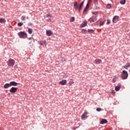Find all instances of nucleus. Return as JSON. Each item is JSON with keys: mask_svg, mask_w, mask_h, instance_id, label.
<instances>
[{"mask_svg": "<svg viewBox=\"0 0 130 130\" xmlns=\"http://www.w3.org/2000/svg\"><path fill=\"white\" fill-rule=\"evenodd\" d=\"M18 35L20 38L23 39L27 38L28 37L27 33L25 32V31H20L18 32Z\"/></svg>", "mask_w": 130, "mask_h": 130, "instance_id": "nucleus-1", "label": "nucleus"}, {"mask_svg": "<svg viewBox=\"0 0 130 130\" xmlns=\"http://www.w3.org/2000/svg\"><path fill=\"white\" fill-rule=\"evenodd\" d=\"M127 77H128V74H127V72L125 71H123L121 75L122 80H126L127 79Z\"/></svg>", "mask_w": 130, "mask_h": 130, "instance_id": "nucleus-2", "label": "nucleus"}, {"mask_svg": "<svg viewBox=\"0 0 130 130\" xmlns=\"http://www.w3.org/2000/svg\"><path fill=\"white\" fill-rule=\"evenodd\" d=\"M7 64L9 67H13L15 66V60L13 59H10L7 62Z\"/></svg>", "mask_w": 130, "mask_h": 130, "instance_id": "nucleus-3", "label": "nucleus"}, {"mask_svg": "<svg viewBox=\"0 0 130 130\" xmlns=\"http://www.w3.org/2000/svg\"><path fill=\"white\" fill-rule=\"evenodd\" d=\"M88 114V113L87 112H84L81 116V119H82V120H85V119H86V118H88V115H87Z\"/></svg>", "mask_w": 130, "mask_h": 130, "instance_id": "nucleus-4", "label": "nucleus"}, {"mask_svg": "<svg viewBox=\"0 0 130 130\" xmlns=\"http://www.w3.org/2000/svg\"><path fill=\"white\" fill-rule=\"evenodd\" d=\"M17 90H18V88L12 87L10 89V93H16V92H17Z\"/></svg>", "mask_w": 130, "mask_h": 130, "instance_id": "nucleus-5", "label": "nucleus"}, {"mask_svg": "<svg viewBox=\"0 0 130 130\" xmlns=\"http://www.w3.org/2000/svg\"><path fill=\"white\" fill-rule=\"evenodd\" d=\"M118 19H119V16H115L113 18V23H116L117 21H118Z\"/></svg>", "mask_w": 130, "mask_h": 130, "instance_id": "nucleus-6", "label": "nucleus"}, {"mask_svg": "<svg viewBox=\"0 0 130 130\" xmlns=\"http://www.w3.org/2000/svg\"><path fill=\"white\" fill-rule=\"evenodd\" d=\"M59 84L62 86H64V85H67V80H62L61 81L59 82Z\"/></svg>", "mask_w": 130, "mask_h": 130, "instance_id": "nucleus-7", "label": "nucleus"}, {"mask_svg": "<svg viewBox=\"0 0 130 130\" xmlns=\"http://www.w3.org/2000/svg\"><path fill=\"white\" fill-rule=\"evenodd\" d=\"M83 7H84V1L81 2L79 7V12H81L82 9H83Z\"/></svg>", "mask_w": 130, "mask_h": 130, "instance_id": "nucleus-8", "label": "nucleus"}, {"mask_svg": "<svg viewBox=\"0 0 130 130\" xmlns=\"http://www.w3.org/2000/svg\"><path fill=\"white\" fill-rule=\"evenodd\" d=\"M101 62H102V60L100 59H96L94 60V63L96 64H100Z\"/></svg>", "mask_w": 130, "mask_h": 130, "instance_id": "nucleus-9", "label": "nucleus"}, {"mask_svg": "<svg viewBox=\"0 0 130 130\" xmlns=\"http://www.w3.org/2000/svg\"><path fill=\"white\" fill-rule=\"evenodd\" d=\"M74 8L75 10H78V9H79V5H78V2H74Z\"/></svg>", "mask_w": 130, "mask_h": 130, "instance_id": "nucleus-10", "label": "nucleus"}, {"mask_svg": "<svg viewBox=\"0 0 130 130\" xmlns=\"http://www.w3.org/2000/svg\"><path fill=\"white\" fill-rule=\"evenodd\" d=\"M90 21H92V22H95V21H97V18L96 17H91L89 19H88V22H90Z\"/></svg>", "mask_w": 130, "mask_h": 130, "instance_id": "nucleus-11", "label": "nucleus"}, {"mask_svg": "<svg viewBox=\"0 0 130 130\" xmlns=\"http://www.w3.org/2000/svg\"><path fill=\"white\" fill-rule=\"evenodd\" d=\"M46 35L47 36H51L52 35V32L50 30H46Z\"/></svg>", "mask_w": 130, "mask_h": 130, "instance_id": "nucleus-12", "label": "nucleus"}, {"mask_svg": "<svg viewBox=\"0 0 130 130\" xmlns=\"http://www.w3.org/2000/svg\"><path fill=\"white\" fill-rule=\"evenodd\" d=\"M87 21H84L81 25H80V27L81 28H83L84 27H86V26H87Z\"/></svg>", "mask_w": 130, "mask_h": 130, "instance_id": "nucleus-13", "label": "nucleus"}, {"mask_svg": "<svg viewBox=\"0 0 130 130\" xmlns=\"http://www.w3.org/2000/svg\"><path fill=\"white\" fill-rule=\"evenodd\" d=\"M11 87L10 83H6L4 85V89H8V88H10Z\"/></svg>", "mask_w": 130, "mask_h": 130, "instance_id": "nucleus-14", "label": "nucleus"}, {"mask_svg": "<svg viewBox=\"0 0 130 130\" xmlns=\"http://www.w3.org/2000/svg\"><path fill=\"white\" fill-rule=\"evenodd\" d=\"M10 86H17L18 85V83L15 82V81H12L10 82Z\"/></svg>", "mask_w": 130, "mask_h": 130, "instance_id": "nucleus-15", "label": "nucleus"}, {"mask_svg": "<svg viewBox=\"0 0 130 130\" xmlns=\"http://www.w3.org/2000/svg\"><path fill=\"white\" fill-rule=\"evenodd\" d=\"M101 124H104L105 123H107V120H106L105 119H102L101 121Z\"/></svg>", "mask_w": 130, "mask_h": 130, "instance_id": "nucleus-16", "label": "nucleus"}, {"mask_svg": "<svg viewBox=\"0 0 130 130\" xmlns=\"http://www.w3.org/2000/svg\"><path fill=\"white\" fill-rule=\"evenodd\" d=\"M40 44L41 45H45L46 44V41H41L40 42Z\"/></svg>", "mask_w": 130, "mask_h": 130, "instance_id": "nucleus-17", "label": "nucleus"}, {"mask_svg": "<svg viewBox=\"0 0 130 130\" xmlns=\"http://www.w3.org/2000/svg\"><path fill=\"white\" fill-rule=\"evenodd\" d=\"M89 8V4H87L86 7L85 8L84 10H83V13L87 12L88 8Z\"/></svg>", "mask_w": 130, "mask_h": 130, "instance_id": "nucleus-18", "label": "nucleus"}, {"mask_svg": "<svg viewBox=\"0 0 130 130\" xmlns=\"http://www.w3.org/2000/svg\"><path fill=\"white\" fill-rule=\"evenodd\" d=\"M74 80L73 79H70V81L69 83V85L70 86H72V85H73L74 84Z\"/></svg>", "mask_w": 130, "mask_h": 130, "instance_id": "nucleus-19", "label": "nucleus"}, {"mask_svg": "<svg viewBox=\"0 0 130 130\" xmlns=\"http://www.w3.org/2000/svg\"><path fill=\"white\" fill-rule=\"evenodd\" d=\"M0 23H6V19L5 18H0Z\"/></svg>", "mask_w": 130, "mask_h": 130, "instance_id": "nucleus-20", "label": "nucleus"}, {"mask_svg": "<svg viewBox=\"0 0 130 130\" xmlns=\"http://www.w3.org/2000/svg\"><path fill=\"white\" fill-rule=\"evenodd\" d=\"M28 32L29 33V34H32V33L33 32V29H32V28H28Z\"/></svg>", "mask_w": 130, "mask_h": 130, "instance_id": "nucleus-21", "label": "nucleus"}, {"mask_svg": "<svg viewBox=\"0 0 130 130\" xmlns=\"http://www.w3.org/2000/svg\"><path fill=\"white\" fill-rule=\"evenodd\" d=\"M22 21H25L26 20V16L23 15L21 18Z\"/></svg>", "mask_w": 130, "mask_h": 130, "instance_id": "nucleus-22", "label": "nucleus"}, {"mask_svg": "<svg viewBox=\"0 0 130 130\" xmlns=\"http://www.w3.org/2000/svg\"><path fill=\"white\" fill-rule=\"evenodd\" d=\"M115 90V91H119V90H120V86H116Z\"/></svg>", "mask_w": 130, "mask_h": 130, "instance_id": "nucleus-23", "label": "nucleus"}, {"mask_svg": "<svg viewBox=\"0 0 130 130\" xmlns=\"http://www.w3.org/2000/svg\"><path fill=\"white\" fill-rule=\"evenodd\" d=\"M125 0L121 1L120 2V4H121V5H124L125 4Z\"/></svg>", "mask_w": 130, "mask_h": 130, "instance_id": "nucleus-24", "label": "nucleus"}, {"mask_svg": "<svg viewBox=\"0 0 130 130\" xmlns=\"http://www.w3.org/2000/svg\"><path fill=\"white\" fill-rule=\"evenodd\" d=\"M128 67H130V64H127L126 65L124 66V69H126V70H127V68H128Z\"/></svg>", "mask_w": 130, "mask_h": 130, "instance_id": "nucleus-25", "label": "nucleus"}, {"mask_svg": "<svg viewBox=\"0 0 130 130\" xmlns=\"http://www.w3.org/2000/svg\"><path fill=\"white\" fill-rule=\"evenodd\" d=\"M17 25L18 26V27H22V26H23V23L21 22H19L17 24Z\"/></svg>", "mask_w": 130, "mask_h": 130, "instance_id": "nucleus-26", "label": "nucleus"}, {"mask_svg": "<svg viewBox=\"0 0 130 130\" xmlns=\"http://www.w3.org/2000/svg\"><path fill=\"white\" fill-rule=\"evenodd\" d=\"M107 9H110V8H111V4H108L107 5Z\"/></svg>", "mask_w": 130, "mask_h": 130, "instance_id": "nucleus-27", "label": "nucleus"}, {"mask_svg": "<svg viewBox=\"0 0 130 130\" xmlns=\"http://www.w3.org/2000/svg\"><path fill=\"white\" fill-rule=\"evenodd\" d=\"M75 21V17H72L70 19V22H74Z\"/></svg>", "mask_w": 130, "mask_h": 130, "instance_id": "nucleus-28", "label": "nucleus"}, {"mask_svg": "<svg viewBox=\"0 0 130 130\" xmlns=\"http://www.w3.org/2000/svg\"><path fill=\"white\" fill-rule=\"evenodd\" d=\"M87 31L89 32V33H93V32H94L93 29H88Z\"/></svg>", "mask_w": 130, "mask_h": 130, "instance_id": "nucleus-29", "label": "nucleus"}, {"mask_svg": "<svg viewBox=\"0 0 130 130\" xmlns=\"http://www.w3.org/2000/svg\"><path fill=\"white\" fill-rule=\"evenodd\" d=\"M82 33H84L85 34H86V33H87V30H86V29H82Z\"/></svg>", "mask_w": 130, "mask_h": 130, "instance_id": "nucleus-30", "label": "nucleus"}, {"mask_svg": "<svg viewBox=\"0 0 130 130\" xmlns=\"http://www.w3.org/2000/svg\"><path fill=\"white\" fill-rule=\"evenodd\" d=\"M47 18H48V17H50V18H52V15H51L50 14H47L46 15Z\"/></svg>", "mask_w": 130, "mask_h": 130, "instance_id": "nucleus-31", "label": "nucleus"}, {"mask_svg": "<svg viewBox=\"0 0 130 130\" xmlns=\"http://www.w3.org/2000/svg\"><path fill=\"white\" fill-rule=\"evenodd\" d=\"M105 23V22H104V21L101 22L100 24V26H103V25H104Z\"/></svg>", "mask_w": 130, "mask_h": 130, "instance_id": "nucleus-32", "label": "nucleus"}, {"mask_svg": "<svg viewBox=\"0 0 130 130\" xmlns=\"http://www.w3.org/2000/svg\"><path fill=\"white\" fill-rule=\"evenodd\" d=\"M93 2L95 5H97V4H98V0H93Z\"/></svg>", "mask_w": 130, "mask_h": 130, "instance_id": "nucleus-33", "label": "nucleus"}, {"mask_svg": "<svg viewBox=\"0 0 130 130\" xmlns=\"http://www.w3.org/2000/svg\"><path fill=\"white\" fill-rule=\"evenodd\" d=\"M92 14H93V15H98V12H92Z\"/></svg>", "mask_w": 130, "mask_h": 130, "instance_id": "nucleus-34", "label": "nucleus"}, {"mask_svg": "<svg viewBox=\"0 0 130 130\" xmlns=\"http://www.w3.org/2000/svg\"><path fill=\"white\" fill-rule=\"evenodd\" d=\"M96 111H98V112L101 111V108H96Z\"/></svg>", "mask_w": 130, "mask_h": 130, "instance_id": "nucleus-35", "label": "nucleus"}, {"mask_svg": "<svg viewBox=\"0 0 130 130\" xmlns=\"http://www.w3.org/2000/svg\"><path fill=\"white\" fill-rule=\"evenodd\" d=\"M113 83H115V82H116V78H114L113 79Z\"/></svg>", "mask_w": 130, "mask_h": 130, "instance_id": "nucleus-36", "label": "nucleus"}, {"mask_svg": "<svg viewBox=\"0 0 130 130\" xmlns=\"http://www.w3.org/2000/svg\"><path fill=\"white\" fill-rule=\"evenodd\" d=\"M111 93V94H115V91H114V90H112Z\"/></svg>", "mask_w": 130, "mask_h": 130, "instance_id": "nucleus-37", "label": "nucleus"}, {"mask_svg": "<svg viewBox=\"0 0 130 130\" xmlns=\"http://www.w3.org/2000/svg\"><path fill=\"white\" fill-rule=\"evenodd\" d=\"M107 25H109V24H110V20H107Z\"/></svg>", "mask_w": 130, "mask_h": 130, "instance_id": "nucleus-38", "label": "nucleus"}, {"mask_svg": "<svg viewBox=\"0 0 130 130\" xmlns=\"http://www.w3.org/2000/svg\"><path fill=\"white\" fill-rule=\"evenodd\" d=\"M47 21L48 22H51V19L49 18L48 19H47Z\"/></svg>", "mask_w": 130, "mask_h": 130, "instance_id": "nucleus-39", "label": "nucleus"}, {"mask_svg": "<svg viewBox=\"0 0 130 130\" xmlns=\"http://www.w3.org/2000/svg\"><path fill=\"white\" fill-rule=\"evenodd\" d=\"M90 2H91V0H88V3H90Z\"/></svg>", "mask_w": 130, "mask_h": 130, "instance_id": "nucleus-40", "label": "nucleus"}, {"mask_svg": "<svg viewBox=\"0 0 130 130\" xmlns=\"http://www.w3.org/2000/svg\"><path fill=\"white\" fill-rule=\"evenodd\" d=\"M26 19H28V17H26Z\"/></svg>", "mask_w": 130, "mask_h": 130, "instance_id": "nucleus-41", "label": "nucleus"}]
</instances>
